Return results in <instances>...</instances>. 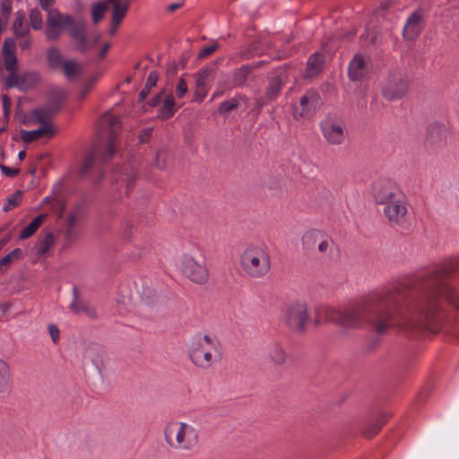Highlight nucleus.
<instances>
[{"label": "nucleus", "mask_w": 459, "mask_h": 459, "mask_svg": "<svg viewBox=\"0 0 459 459\" xmlns=\"http://www.w3.org/2000/svg\"><path fill=\"white\" fill-rule=\"evenodd\" d=\"M435 309L433 303L423 307L400 294L385 293L349 308L319 307L316 310L315 324L334 323L340 329V334L345 336L362 327L368 316L376 317L375 325L378 332L393 325L412 329L430 321Z\"/></svg>", "instance_id": "nucleus-1"}, {"label": "nucleus", "mask_w": 459, "mask_h": 459, "mask_svg": "<svg viewBox=\"0 0 459 459\" xmlns=\"http://www.w3.org/2000/svg\"><path fill=\"white\" fill-rule=\"evenodd\" d=\"M188 352L191 361L200 368H209L221 359V344L214 336L197 333L190 340Z\"/></svg>", "instance_id": "nucleus-2"}, {"label": "nucleus", "mask_w": 459, "mask_h": 459, "mask_svg": "<svg viewBox=\"0 0 459 459\" xmlns=\"http://www.w3.org/2000/svg\"><path fill=\"white\" fill-rule=\"evenodd\" d=\"M65 94L62 91L59 92L58 100L49 104L48 106L35 109L31 112L30 118L28 124L33 122L38 123L40 126L34 130H22L21 138L25 143H31L43 137H52L56 133V129L49 122L50 117L56 113L61 102L65 100Z\"/></svg>", "instance_id": "nucleus-3"}, {"label": "nucleus", "mask_w": 459, "mask_h": 459, "mask_svg": "<svg viewBox=\"0 0 459 459\" xmlns=\"http://www.w3.org/2000/svg\"><path fill=\"white\" fill-rule=\"evenodd\" d=\"M243 271L251 278H262L271 269L269 249L264 244H249L240 256Z\"/></svg>", "instance_id": "nucleus-4"}, {"label": "nucleus", "mask_w": 459, "mask_h": 459, "mask_svg": "<svg viewBox=\"0 0 459 459\" xmlns=\"http://www.w3.org/2000/svg\"><path fill=\"white\" fill-rule=\"evenodd\" d=\"M164 436L167 444L178 450H190L198 443L197 429L186 422L169 423L164 429Z\"/></svg>", "instance_id": "nucleus-5"}, {"label": "nucleus", "mask_w": 459, "mask_h": 459, "mask_svg": "<svg viewBox=\"0 0 459 459\" xmlns=\"http://www.w3.org/2000/svg\"><path fill=\"white\" fill-rule=\"evenodd\" d=\"M182 273L191 281L203 284L206 282L209 273L204 258L197 254L185 253L179 259Z\"/></svg>", "instance_id": "nucleus-6"}, {"label": "nucleus", "mask_w": 459, "mask_h": 459, "mask_svg": "<svg viewBox=\"0 0 459 459\" xmlns=\"http://www.w3.org/2000/svg\"><path fill=\"white\" fill-rule=\"evenodd\" d=\"M381 91L386 100H401L408 92V81L401 73H389L381 83Z\"/></svg>", "instance_id": "nucleus-7"}, {"label": "nucleus", "mask_w": 459, "mask_h": 459, "mask_svg": "<svg viewBox=\"0 0 459 459\" xmlns=\"http://www.w3.org/2000/svg\"><path fill=\"white\" fill-rule=\"evenodd\" d=\"M321 132L325 141L332 145L342 144L347 135L346 125L335 115H328L320 123Z\"/></svg>", "instance_id": "nucleus-8"}, {"label": "nucleus", "mask_w": 459, "mask_h": 459, "mask_svg": "<svg viewBox=\"0 0 459 459\" xmlns=\"http://www.w3.org/2000/svg\"><path fill=\"white\" fill-rule=\"evenodd\" d=\"M372 194L376 203L381 205L404 195L399 186L387 178L376 181L373 185Z\"/></svg>", "instance_id": "nucleus-9"}, {"label": "nucleus", "mask_w": 459, "mask_h": 459, "mask_svg": "<svg viewBox=\"0 0 459 459\" xmlns=\"http://www.w3.org/2000/svg\"><path fill=\"white\" fill-rule=\"evenodd\" d=\"M284 321L294 331L302 332L308 322V307L305 302L289 305L284 313Z\"/></svg>", "instance_id": "nucleus-10"}, {"label": "nucleus", "mask_w": 459, "mask_h": 459, "mask_svg": "<svg viewBox=\"0 0 459 459\" xmlns=\"http://www.w3.org/2000/svg\"><path fill=\"white\" fill-rule=\"evenodd\" d=\"M3 54L4 59V66L9 72V76L5 81L6 87L12 88L17 86L25 89V85L20 82V78L16 74L17 58L15 55V43L12 39H6L3 46Z\"/></svg>", "instance_id": "nucleus-11"}, {"label": "nucleus", "mask_w": 459, "mask_h": 459, "mask_svg": "<svg viewBox=\"0 0 459 459\" xmlns=\"http://www.w3.org/2000/svg\"><path fill=\"white\" fill-rule=\"evenodd\" d=\"M408 202L404 195L383 205V215L393 225H401L406 220Z\"/></svg>", "instance_id": "nucleus-12"}, {"label": "nucleus", "mask_w": 459, "mask_h": 459, "mask_svg": "<svg viewBox=\"0 0 459 459\" xmlns=\"http://www.w3.org/2000/svg\"><path fill=\"white\" fill-rule=\"evenodd\" d=\"M71 17L63 15L56 10H50L47 18L46 36L48 39H56L62 29L70 24Z\"/></svg>", "instance_id": "nucleus-13"}, {"label": "nucleus", "mask_w": 459, "mask_h": 459, "mask_svg": "<svg viewBox=\"0 0 459 459\" xmlns=\"http://www.w3.org/2000/svg\"><path fill=\"white\" fill-rule=\"evenodd\" d=\"M101 124L103 126L108 127L110 131V136L106 143L105 150L103 152V159L108 160L115 153L116 143L114 134L120 127V120L113 113L108 112L101 118Z\"/></svg>", "instance_id": "nucleus-14"}, {"label": "nucleus", "mask_w": 459, "mask_h": 459, "mask_svg": "<svg viewBox=\"0 0 459 459\" xmlns=\"http://www.w3.org/2000/svg\"><path fill=\"white\" fill-rule=\"evenodd\" d=\"M320 102V96L317 92L309 91L305 93L299 100V107L295 108V117H305L315 110Z\"/></svg>", "instance_id": "nucleus-15"}, {"label": "nucleus", "mask_w": 459, "mask_h": 459, "mask_svg": "<svg viewBox=\"0 0 459 459\" xmlns=\"http://www.w3.org/2000/svg\"><path fill=\"white\" fill-rule=\"evenodd\" d=\"M212 74L209 70L200 71L195 76V91L194 94L195 101H202L210 87H211Z\"/></svg>", "instance_id": "nucleus-16"}, {"label": "nucleus", "mask_w": 459, "mask_h": 459, "mask_svg": "<svg viewBox=\"0 0 459 459\" xmlns=\"http://www.w3.org/2000/svg\"><path fill=\"white\" fill-rule=\"evenodd\" d=\"M368 73V66L363 56L356 55L350 62L349 77L352 81H358L365 77Z\"/></svg>", "instance_id": "nucleus-17"}, {"label": "nucleus", "mask_w": 459, "mask_h": 459, "mask_svg": "<svg viewBox=\"0 0 459 459\" xmlns=\"http://www.w3.org/2000/svg\"><path fill=\"white\" fill-rule=\"evenodd\" d=\"M421 13L417 11L410 15L403 29V36L408 40L415 39L421 30Z\"/></svg>", "instance_id": "nucleus-18"}, {"label": "nucleus", "mask_w": 459, "mask_h": 459, "mask_svg": "<svg viewBox=\"0 0 459 459\" xmlns=\"http://www.w3.org/2000/svg\"><path fill=\"white\" fill-rule=\"evenodd\" d=\"M70 35L77 40V48L81 51L86 49L85 25L82 22H74L71 19L70 24L66 25Z\"/></svg>", "instance_id": "nucleus-19"}, {"label": "nucleus", "mask_w": 459, "mask_h": 459, "mask_svg": "<svg viewBox=\"0 0 459 459\" xmlns=\"http://www.w3.org/2000/svg\"><path fill=\"white\" fill-rule=\"evenodd\" d=\"M268 356L271 361L277 366H283L289 360V355L284 346L278 342H273L268 346Z\"/></svg>", "instance_id": "nucleus-20"}, {"label": "nucleus", "mask_w": 459, "mask_h": 459, "mask_svg": "<svg viewBox=\"0 0 459 459\" xmlns=\"http://www.w3.org/2000/svg\"><path fill=\"white\" fill-rule=\"evenodd\" d=\"M129 7V2L117 3L112 6L111 29L110 34L117 31V27L122 22Z\"/></svg>", "instance_id": "nucleus-21"}, {"label": "nucleus", "mask_w": 459, "mask_h": 459, "mask_svg": "<svg viewBox=\"0 0 459 459\" xmlns=\"http://www.w3.org/2000/svg\"><path fill=\"white\" fill-rule=\"evenodd\" d=\"M325 58L324 56L318 53L312 55L307 61V77L316 76L323 67Z\"/></svg>", "instance_id": "nucleus-22"}, {"label": "nucleus", "mask_w": 459, "mask_h": 459, "mask_svg": "<svg viewBox=\"0 0 459 459\" xmlns=\"http://www.w3.org/2000/svg\"><path fill=\"white\" fill-rule=\"evenodd\" d=\"M46 218L45 214H40L26 226L20 233L21 239H26L31 237L40 227Z\"/></svg>", "instance_id": "nucleus-23"}, {"label": "nucleus", "mask_w": 459, "mask_h": 459, "mask_svg": "<svg viewBox=\"0 0 459 459\" xmlns=\"http://www.w3.org/2000/svg\"><path fill=\"white\" fill-rule=\"evenodd\" d=\"M323 232L318 230H309L304 233L302 236V244L304 248L311 249L318 242L320 238H322Z\"/></svg>", "instance_id": "nucleus-24"}, {"label": "nucleus", "mask_w": 459, "mask_h": 459, "mask_svg": "<svg viewBox=\"0 0 459 459\" xmlns=\"http://www.w3.org/2000/svg\"><path fill=\"white\" fill-rule=\"evenodd\" d=\"M55 243V237L52 233H47L40 238L35 245L36 252L39 255H46L53 247Z\"/></svg>", "instance_id": "nucleus-25"}, {"label": "nucleus", "mask_w": 459, "mask_h": 459, "mask_svg": "<svg viewBox=\"0 0 459 459\" xmlns=\"http://www.w3.org/2000/svg\"><path fill=\"white\" fill-rule=\"evenodd\" d=\"M176 111L174 97L171 93L165 96L162 106L160 108V117L163 119L171 117Z\"/></svg>", "instance_id": "nucleus-26"}, {"label": "nucleus", "mask_w": 459, "mask_h": 459, "mask_svg": "<svg viewBox=\"0 0 459 459\" xmlns=\"http://www.w3.org/2000/svg\"><path fill=\"white\" fill-rule=\"evenodd\" d=\"M22 257V250L20 248H15L8 255L4 256L0 260V274L4 273L6 269L16 260H19Z\"/></svg>", "instance_id": "nucleus-27"}, {"label": "nucleus", "mask_w": 459, "mask_h": 459, "mask_svg": "<svg viewBox=\"0 0 459 459\" xmlns=\"http://www.w3.org/2000/svg\"><path fill=\"white\" fill-rule=\"evenodd\" d=\"M13 30L17 37H24L28 34L29 26L23 14L20 13H16L15 21L13 23Z\"/></svg>", "instance_id": "nucleus-28"}, {"label": "nucleus", "mask_w": 459, "mask_h": 459, "mask_svg": "<svg viewBox=\"0 0 459 459\" xmlns=\"http://www.w3.org/2000/svg\"><path fill=\"white\" fill-rule=\"evenodd\" d=\"M70 310L75 314L85 313L90 317H96L95 311L76 297L70 305Z\"/></svg>", "instance_id": "nucleus-29"}, {"label": "nucleus", "mask_w": 459, "mask_h": 459, "mask_svg": "<svg viewBox=\"0 0 459 459\" xmlns=\"http://www.w3.org/2000/svg\"><path fill=\"white\" fill-rule=\"evenodd\" d=\"M61 66L65 75L69 79L74 78L82 70V65L74 60H66Z\"/></svg>", "instance_id": "nucleus-30"}, {"label": "nucleus", "mask_w": 459, "mask_h": 459, "mask_svg": "<svg viewBox=\"0 0 459 459\" xmlns=\"http://www.w3.org/2000/svg\"><path fill=\"white\" fill-rule=\"evenodd\" d=\"M10 386L9 367L0 359V393L6 391Z\"/></svg>", "instance_id": "nucleus-31"}, {"label": "nucleus", "mask_w": 459, "mask_h": 459, "mask_svg": "<svg viewBox=\"0 0 459 459\" xmlns=\"http://www.w3.org/2000/svg\"><path fill=\"white\" fill-rule=\"evenodd\" d=\"M22 195L23 193L21 190H17L13 195H9L3 206V210L9 212L20 205L22 201Z\"/></svg>", "instance_id": "nucleus-32"}, {"label": "nucleus", "mask_w": 459, "mask_h": 459, "mask_svg": "<svg viewBox=\"0 0 459 459\" xmlns=\"http://www.w3.org/2000/svg\"><path fill=\"white\" fill-rule=\"evenodd\" d=\"M47 56H48V65L52 68L59 67L65 62L62 59V56H61V54H60L59 50L57 48H49L48 51Z\"/></svg>", "instance_id": "nucleus-33"}, {"label": "nucleus", "mask_w": 459, "mask_h": 459, "mask_svg": "<svg viewBox=\"0 0 459 459\" xmlns=\"http://www.w3.org/2000/svg\"><path fill=\"white\" fill-rule=\"evenodd\" d=\"M281 89V81L278 77H274L271 80L269 86L266 91V96L269 100L274 99Z\"/></svg>", "instance_id": "nucleus-34"}, {"label": "nucleus", "mask_w": 459, "mask_h": 459, "mask_svg": "<svg viewBox=\"0 0 459 459\" xmlns=\"http://www.w3.org/2000/svg\"><path fill=\"white\" fill-rule=\"evenodd\" d=\"M100 354L101 351L99 349L98 346H96L95 344H90L87 346L84 351L83 358L85 359L91 360L94 364H97L100 357Z\"/></svg>", "instance_id": "nucleus-35"}, {"label": "nucleus", "mask_w": 459, "mask_h": 459, "mask_svg": "<svg viewBox=\"0 0 459 459\" xmlns=\"http://www.w3.org/2000/svg\"><path fill=\"white\" fill-rule=\"evenodd\" d=\"M108 5L107 3L99 2L96 3L91 9L92 20L94 23H98L104 15L105 11L107 10Z\"/></svg>", "instance_id": "nucleus-36"}, {"label": "nucleus", "mask_w": 459, "mask_h": 459, "mask_svg": "<svg viewBox=\"0 0 459 459\" xmlns=\"http://www.w3.org/2000/svg\"><path fill=\"white\" fill-rule=\"evenodd\" d=\"M317 244L318 251L322 255H327L333 247V240L323 233L322 238L318 240Z\"/></svg>", "instance_id": "nucleus-37"}, {"label": "nucleus", "mask_w": 459, "mask_h": 459, "mask_svg": "<svg viewBox=\"0 0 459 459\" xmlns=\"http://www.w3.org/2000/svg\"><path fill=\"white\" fill-rule=\"evenodd\" d=\"M30 20L34 30H40L42 28V17L39 10L33 9L30 11Z\"/></svg>", "instance_id": "nucleus-38"}, {"label": "nucleus", "mask_w": 459, "mask_h": 459, "mask_svg": "<svg viewBox=\"0 0 459 459\" xmlns=\"http://www.w3.org/2000/svg\"><path fill=\"white\" fill-rule=\"evenodd\" d=\"M239 104V101L238 99L234 98L228 101H225L221 104L220 106V111L221 113H227L234 108H236Z\"/></svg>", "instance_id": "nucleus-39"}, {"label": "nucleus", "mask_w": 459, "mask_h": 459, "mask_svg": "<svg viewBox=\"0 0 459 459\" xmlns=\"http://www.w3.org/2000/svg\"><path fill=\"white\" fill-rule=\"evenodd\" d=\"M188 91L187 84L184 79H180L176 87V96L178 99L183 98Z\"/></svg>", "instance_id": "nucleus-40"}, {"label": "nucleus", "mask_w": 459, "mask_h": 459, "mask_svg": "<svg viewBox=\"0 0 459 459\" xmlns=\"http://www.w3.org/2000/svg\"><path fill=\"white\" fill-rule=\"evenodd\" d=\"M153 165L158 169H163L166 165V153L163 151L156 152L155 161Z\"/></svg>", "instance_id": "nucleus-41"}, {"label": "nucleus", "mask_w": 459, "mask_h": 459, "mask_svg": "<svg viewBox=\"0 0 459 459\" xmlns=\"http://www.w3.org/2000/svg\"><path fill=\"white\" fill-rule=\"evenodd\" d=\"M48 328L53 342H57L60 337V331L58 327L56 325H49Z\"/></svg>", "instance_id": "nucleus-42"}, {"label": "nucleus", "mask_w": 459, "mask_h": 459, "mask_svg": "<svg viewBox=\"0 0 459 459\" xmlns=\"http://www.w3.org/2000/svg\"><path fill=\"white\" fill-rule=\"evenodd\" d=\"M12 101L7 95L3 96V108L5 118H8L11 113Z\"/></svg>", "instance_id": "nucleus-43"}, {"label": "nucleus", "mask_w": 459, "mask_h": 459, "mask_svg": "<svg viewBox=\"0 0 459 459\" xmlns=\"http://www.w3.org/2000/svg\"><path fill=\"white\" fill-rule=\"evenodd\" d=\"M217 47H218V45L216 43H214L209 47L204 48L199 53V57L204 58V57L210 56L216 50Z\"/></svg>", "instance_id": "nucleus-44"}, {"label": "nucleus", "mask_w": 459, "mask_h": 459, "mask_svg": "<svg viewBox=\"0 0 459 459\" xmlns=\"http://www.w3.org/2000/svg\"><path fill=\"white\" fill-rule=\"evenodd\" d=\"M157 81H158V74H157V73L151 72L149 76H148V78H147L145 88L152 89L153 86H155Z\"/></svg>", "instance_id": "nucleus-45"}, {"label": "nucleus", "mask_w": 459, "mask_h": 459, "mask_svg": "<svg viewBox=\"0 0 459 459\" xmlns=\"http://www.w3.org/2000/svg\"><path fill=\"white\" fill-rule=\"evenodd\" d=\"M0 169L3 172V174L5 175L6 177H14L19 172V169L9 168L4 165H0Z\"/></svg>", "instance_id": "nucleus-46"}, {"label": "nucleus", "mask_w": 459, "mask_h": 459, "mask_svg": "<svg viewBox=\"0 0 459 459\" xmlns=\"http://www.w3.org/2000/svg\"><path fill=\"white\" fill-rule=\"evenodd\" d=\"M79 219V213L78 212H73L69 214V217H68V220H67V223H68V227L71 229L72 227H74L75 225V223L77 222Z\"/></svg>", "instance_id": "nucleus-47"}, {"label": "nucleus", "mask_w": 459, "mask_h": 459, "mask_svg": "<svg viewBox=\"0 0 459 459\" xmlns=\"http://www.w3.org/2000/svg\"><path fill=\"white\" fill-rule=\"evenodd\" d=\"M92 163H93V158L91 156L87 157L84 160L83 164L81 168V172L85 173L91 168Z\"/></svg>", "instance_id": "nucleus-48"}, {"label": "nucleus", "mask_w": 459, "mask_h": 459, "mask_svg": "<svg viewBox=\"0 0 459 459\" xmlns=\"http://www.w3.org/2000/svg\"><path fill=\"white\" fill-rule=\"evenodd\" d=\"M2 9L5 14H9L11 12V4L9 0H3L2 3Z\"/></svg>", "instance_id": "nucleus-49"}, {"label": "nucleus", "mask_w": 459, "mask_h": 459, "mask_svg": "<svg viewBox=\"0 0 459 459\" xmlns=\"http://www.w3.org/2000/svg\"><path fill=\"white\" fill-rule=\"evenodd\" d=\"M43 9L48 10L53 4L54 0H39Z\"/></svg>", "instance_id": "nucleus-50"}, {"label": "nucleus", "mask_w": 459, "mask_h": 459, "mask_svg": "<svg viewBox=\"0 0 459 459\" xmlns=\"http://www.w3.org/2000/svg\"><path fill=\"white\" fill-rule=\"evenodd\" d=\"M150 91H151L150 88H145L144 87L142 90V91L140 92V94H139L140 100H143L147 97V95L149 94Z\"/></svg>", "instance_id": "nucleus-51"}, {"label": "nucleus", "mask_w": 459, "mask_h": 459, "mask_svg": "<svg viewBox=\"0 0 459 459\" xmlns=\"http://www.w3.org/2000/svg\"><path fill=\"white\" fill-rule=\"evenodd\" d=\"M30 40L29 39H23L22 41H21L19 43L20 47L22 48V49H26L30 47Z\"/></svg>", "instance_id": "nucleus-52"}, {"label": "nucleus", "mask_w": 459, "mask_h": 459, "mask_svg": "<svg viewBox=\"0 0 459 459\" xmlns=\"http://www.w3.org/2000/svg\"><path fill=\"white\" fill-rule=\"evenodd\" d=\"M108 48H109V44H108V43H106V44L103 46V48H102V49H101V52H100V56H101V57H103V56L106 55V53H107V51L108 50Z\"/></svg>", "instance_id": "nucleus-53"}, {"label": "nucleus", "mask_w": 459, "mask_h": 459, "mask_svg": "<svg viewBox=\"0 0 459 459\" xmlns=\"http://www.w3.org/2000/svg\"><path fill=\"white\" fill-rule=\"evenodd\" d=\"M429 128H446V127L443 124L434 123V124L430 125Z\"/></svg>", "instance_id": "nucleus-54"}, {"label": "nucleus", "mask_w": 459, "mask_h": 459, "mask_svg": "<svg viewBox=\"0 0 459 459\" xmlns=\"http://www.w3.org/2000/svg\"><path fill=\"white\" fill-rule=\"evenodd\" d=\"M103 3H107V5H108L109 4L113 5H115L117 3H122L120 0H105L103 1Z\"/></svg>", "instance_id": "nucleus-55"}, {"label": "nucleus", "mask_w": 459, "mask_h": 459, "mask_svg": "<svg viewBox=\"0 0 459 459\" xmlns=\"http://www.w3.org/2000/svg\"><path fill=\"white\" fill-rule=\"evenodd\" d=\"M160 95H159V96H157L155 99H153V100H152V106L157 105V104L160 102Z\"/></svg>", "instance_id": "nucleus-56"}, {"label": "nucleus", "mask_w": 459, "mask_h": 459, "mask_svg": "<svg viewBox=\"0 0 459 459\" xmlns=\"http://www.w3.org/2000/svg\"><path fill=\"white\" fill-rule=\"evenodd\" d=\"M26 156V152L24 151H21L18 154L20 160H23Z\"/></svg>", "instance_id": "nucleus-57"}, {"label": "nucleus", "mask_w": 459, "mask_h": 459, "mask_svg": "<svg viewBox=\"0 0 459 459\" xmlns=\"http://www.w3.org/2000/svg\"><path fill=\"white\" fill-rule=\"evenodd\" d=\"M179 6H180V4H171V5L169 6V10H170V11H174V10H176L177 8H178Z\"/></svg>", "instance_id": "nucleus-58"}, {"label": "nucleus", "mask_w": 459, "mask_h": 459, "mask_svg": "<svg viewBox=\"0 0 459 459\" xmlns=\"http://www.w3.org/2000/svg\"><path fill=\"white\" fill-rule=\"evenodd\" d=\"M87 91H88V89H85L82 91V92L81 94V98H83L86 95Z\"/></svg>", "instance_id": "nucleus-59"}, {"label": "nucleus", "mask_w": 459, "mask_h": 459, "mask_svg": "<svg viewBox=\"0 0 459 459\" xmlns=\"http://www.w3.org/2000/svg\"><path fill=\"white\" fill-rule=\"evenodd\" d=\"M221 94V92H220V91H215V92L213 93V98H215V97H217V96H220Z\"/></svg>", "instance_id": "nucleus-60"}, {"label": "nucleus", "mask_w": 459, "mask_h": 459, "mask_svg": "<svg viewBox=\"0 0 459 459\" xmlns=\"http://www.w3.org/2000/svg\"><path fill=\"white\" fill-rule=\"evenodd\" d=\"M4 243H1V242H0V250L2 249V247H4Z\"/></svg>", "instance_id": "nucleus-61"}, {"label": "nucleus", "mask_w": 459, "mask_h": 459, "mask_svg": "<svg viewBox=\"0 0 459 459\" xmlns=\"http://www.w3.org/2000/svg\"><path fill=\"white\" fill-rule=\"evenodd\" d=\"M4 243H1V242H0V250L2 249V247H4Z\"/></svg>", "instance_id": "nucleus-62"}, {"label": "nucleus", "mask_w": 459, "mask_h": 459, "mask_svg": "<svg viewBox=\"0 0 459 459\" xmlns=\"http://www.w3.org/2000/svg\"><path fill=\"white\" fill-rule=\"evenodd\" d=\"M455 306L459 308V303H455Z\"/></svg>", "instance_id": "nucleus-63"}, {"label": "nucleus", "mask_w": 459, "mask_h": 459, "mask_svg": "<svg viewBox=\"0 0 459 459\" xmlns=\"http://www.w3.org/2000/svg\"><path fill=\"white\" fill-rule=\"evenodd\" d=\"M46 203L48 202V197H46L44 200Z\"/></svg>", "instance_id": "nucleus-64"}]
</instances>
